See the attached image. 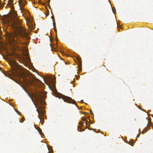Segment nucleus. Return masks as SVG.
I'll use <instances>...</instances> for the list:
<instances>
[{
  "instance_id": "12",
  "label": "nucleus",
  "mask_w": 153,
  "mask_h": 153,
  "mask_svg": "<svg viewBox=\"0 0 153 153\" xmlns=\"http://www.w3.org/2000/svg\"><path fill=\"white\" fill-rule=\"evenodd\" d=\"M79 71H80L81 70V67L80 65L79 66Z\"/></svg>"
},
{
  "instance_id": "3",
  "label": "nucleus",
  "mask_w": 153,
  "mask_h": 153,
  "mask_svg": "<svg viewBox=\"0 0 153 153\" xmlns=\"http://www.w3.org/2000/svg\"><path fill=\"white\" fill-rule=\"evenodd\" d=\"M62 99L65 102L74 104L76 105V101L74 100H72L71 97L67 96H64L62 97Z\"/></svg>"
},
{
  "instance_id": "19",
  "label": "nucleus",
  "mask_w": 153,
  "mask_h": 153,
  "mask_svg": "<svg viewBox=\"0 0 153 153\" xmlns=\"http://www.w3.org/2000/svg\"><path fill=\"white\" fill-rule=\"evenodd\" d=\"M48 153H49V151H48Z\"/></svg>"
},
{
  "instance_id": "8",
  "label": "nucleus",
  "mask_w": 153,
  "mask_h": 153,
  "mask_svg": "<svg viewBox=\"0 0 153 153\" xmlns=\"http://www.w3.org/2000/svg\"><path fill=\"white\" fill-rule=\"evenodd\" d=\"M13 0H8V4H11L13 2Z\"/></svg>"
},
{
  "instance_id": "11",
  "label": "nucleus",
  "mask_w": 153,
  "mask_h": 153,
  "mask_svg": "<svg viewBox=\"0 0 153 153\" xmlns=\"http://www.w3.org/2000/svg\"><path fill=\"white\" fill-rule=\"evenodd\" d=\"M82 120L83 122H85L86 120L85 118H82Z\"/></svg>"
},
{
  "instance_id": "2",
  "label": "nucleus",
  "mask_w": 153,
  "mask_h": 153,
  "mask_svg": "<svg viewBox=\"0 0 153 153\" xmlns=\"http://www.w3.org/2000/svg\"><path fill=\"white\" fill-rule=\"evenodd\" d=\"M20 77L22 79L25 85H33L36 92L34 95L35 98L38 103H41L42 102V99H44L46 97V94L44 91L43 88L39 85L34 84V82L30 80L29 76L25 74L22 73L21 74Z\"/></svg>"
},
{
  "instance_id": "5",
  "label": "nucleus",
  "mask_w": 153,
  "mask_h": 153,
  "mask_svg": "<svg viewBox=\"0 0 153 153\" xmlns=\"http://www.w3.org/2000/svg\"><path fill=\"white\" fill-rule=\"evenodd\" d=\"M25 0H19V3L20 8L21 9L22 7H23L25 5V2H24Z\"/></svg>"
},
{
  "instance_id": "17",
  "label": "nucleus",
  "mask_w": 153,
  "mask_h": 153,
  "mask_svg": "<svg viewBox=\"0 0 153 153\" xmlns=\"http://www.w3.org/2000/svg\"><path fill=\"white\" fill-rule=\"evenodd\" d=\"M1 44H2V43H1V42H0V45H1Z\"/></svg>"
},
{
  "instance_id": "4",
  "label": "nucleus",
  "mask_w": 153,
  "mask_h": 153,
  "mask_svg": "<svg viewBox=\"0 0 153 153\" xmlns=\"http://www.w3.org/2000/svg\"><path fill=\"white\" fill-rule=\"evenodd\" d=\"M36 111L39 114V116H38V117L40 119V121L42 123V121H44V111L42 109L38 110L37 109H36ZM43 122H44V121H43Z\"/></svg>"
},
{
  "instance_id": "7",
  "label": "nucleus",
  "mask_w": 153,
  "mask_h": 153,
  "mask_svg": "<svg viewBox=\"0 0 153 153\" xmlns=\"http://www.w3.org/2000/svg\"><path fill=\"white\" fill-rule=\"evenodd\" d=\"M25 118L24 117H22V119H21L20 120L19 122L21 123H22L24 120Z\"/></svg>"
},
{
  "instance_id": "6",
  "label": "nucleus",
  "mask_w": 153,
  "mask_h": 153,
  "mask_svg": "<svg viewBox=\"0 0 153 153\" xmlns=\"http://www.w3.org/2000/svg\"><path fill=\"white\" fill-rule=\"evenodd\" d=\"M38 130V131H39V133L40 135H42V134H43L42 132V131L40 128H39Z\"/></svg>"
},
{
  "instance_id": "13",
  "label": "nucleus",
  "mask_w": 153,
  "mask_h": 153,
  "mask_svg": "<svg viewBox=\"0 0 153 153\" xmlns=\"http://www.w3.org/2000/svg\"><path fill=\"white\" fill-rule=\"evenodd\" d=\"M88 123V121L87 120H86V121H85V124L87 126V125Z\"/></svg>"
},
{
  "instance_id": "1",
  "label": "nucleus",
  "mask_w": 153,
  "mask_h": 153,
  "mask_svg": "<svg viewBox=\"0 0 153 153\" xmlns=\"http://www.w3.org/2000/svg\"><path fill=\"white\" fill-rule=\"evenodd\" d=\"M10 19H6L5 23L9 25H12L14 33H8L7 37L9 42L15 43L19 37H25L27 33L25 29L20 25L21 22L15 16L13 19L10 18Z\"/></svg>"
},
{
  "instance_id": "14",
  "label": "nucleus",
  "mask_w": 153,
  "mask_h": 153,
  "mask_svg": "<svg viewBox=\"0 0 153 153\" xmlns=\"http://www.w3.org/2000/svg\"><path fill=\"white\" fill-rule=\"evenodd\" d=\"M112 10H113V13H114V14H115V11H114V9H113V8H112Z\"/></svg>"
},
{
  "instance_id": "15",
  "label": "nucleus",
  "mask_w": 153,
  "mask_h": 153,
  "mask_svg": "<svg viewBox=\"0 0 153 153\" xmlns=\"http://www.w3.org/2000/svg\"><path fill=\"white\" fill-rule=\"evenodd\" d=\"M140 134H138L137 136V137H139V136H140Z\"/></svg>"
},
{
  "instance_id": "16",
  "label": "nucleus",
  "mask_w": 153,
  "mask_h": 153,
  "mask_svg": "<svg viewBox=\"0 0 153 153\" xmlns=\"http://www.w3.org/2000/svg\"><path fill=\"white\" fill-rule=\"evenodd\" d=\"M53 26H54V24L53 22Z\"/></svg>"
},
{
  "instance_id": "10",
  "label": "nucleus",
  "mask_w": 153,
  "mask_h": 153,
  "mask_svg": "<svg viewBox=\"0 0 153 153\" xmlns=\"http://www.w3.org/2000/svg\"><path fill=\"white\" fill-rule=\"evenodd\" d=\"M83 122H79V124L81 125V126H83Z\"/></svg>"
},
{
  "instance_id": "18",
  "label": "nucleus",
  "mask_w": 153,
  "mask_h": 153,
  "mask_svg": "<svg viewBox=\"0 0 153 153\" xmlns=\"http://www.w3.org/2000/svg\"><path fill=\"white\" fill-rule=\"evenodd\" d=\"M51 18L53 19V17L52 16H51Z\"/></svg>"
},
{
  "instance_id": "9",
  "label": "nucleus",
  "mask_w": 153,
  "mask_h": 153,
  "mask_svg": "<svg viewBox=\"0 0 153 153\" xmlns=\"http://www.w3.org/2000/svg\"><path fill=\"white\" fill-rule=\"evenodd\" d=\"M133 141H131L130 142H129V143H128L131 146H133Z\"/></svg>"
}]
</instances>
